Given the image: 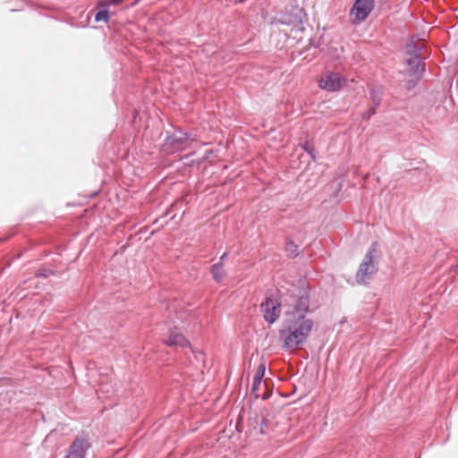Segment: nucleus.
<instances>
[{"instance_id":"15","label":"nucleus","mask_w":458,"mask_h":458,"mask_svg":"<svg viewBox=\"0 0 458 458\" xmlns=\"http://www.w3.org/2000/svg\"><path fill=\"white\" fill-rule=\"evenodd\" d=\"M285 251L290 258H296L299 254L298 246L293 241H287Z\"/></svg>"},{"instance_id":"1","label":"nucleus","mask_w":458,"mask_h":458,"mask_svg":"<svg viewBox=\"0 0 458 458\" xmlns=\"http://www.w3.org/2000/svg\"><path fill=\"white\" fill-rule=\"evenodd\" d=\"M312 319L303 315L287 314L279 338L287 350H296L309 338L313 328Z\"/></svg>"},{"instance_id":"2","label":"nucleus","mask_w":458,"mask_h":458,"mask_svg":"<svg viewBox=\"0 0 458 458\" xmlns=\"http://www.w3.org/2000/svg\"><path fill=\"white\" fill-rule=\"evenodd\" d=\"M378 244L377 242H374L365 254L356 272L355 278L359 284H367L369 283L372 276L378 270Z\"/></svg>"},{"instance_id":"16","label":"nucleus","mask_w":458,"mask_h":458,"mask_svg":"<svg viewBox=\"0 0 458 458\" xmlns=\"http://www.w3.org/2000/svg\"><path fill=\"white\" fill-rule=\"evenodd\" d=\"M109 20V12L106 9L99 10L95 15V21L97 22L105 21L107 22Z\"/></svg>"},{"instance_id":"4","label":"nucleus","mask_w":458,"mask_h":458,"mask_svg":"<svg viewBox=\"0 0 458 458\" xmlns=\"http://www.w3.org/2000/svg\"><path fill=\"white\" fill-rule=\"evenodd\" d=\"M346 79L339 72L327 71L318 80V88L328 91L336 92L341 90L346 85Z\"/></svg>"},{"instance_id":"8","label":"nucleus","mask_w":458,"mask_h":458,"mask_svg":"<svg viewBox=\"0 0 458 458\" xmlns=\"http://www.w3.org/2000/svg\"><path fill=\"white\" fill-rule=\"evenodd\" d=\"M89 437L82 434L77 437L68 448L65 458H85L87 451L90 448Z\"/></svg>"},{"instance_id":"11","label":"nucleus","mask_w":458,"mask_h":458,"mask_svg":"<svg viewBox=\"0 0 458 458\" xmlns=\"http://www.w3.org/2000/svg\"><path fill=\"white\" fill-rule=\"evenodd\" d=\"M406 65L409 68V73L411 75L420 78L424 73V64L420 58H408L406 60Z\"/></svg>"},{"instance_id":"21","label":"nucleus","mask_w":458,"mask_h":458,"mask_svg":"<svg viewBox=\"0 0 458 458\" xmlns=\"http://www.w3.org/2000/svg\"><path fill=\"white\" fill-rule=\"evenodd\" d=\"M227 256H228V252H227V251L224 252V253L221 255V257H220V259H219V261H218V262H216V264H221L222 266H224V262H225V260L226 259Z\"/></svg>"},{"instance_id":"22","label":"nucleus","mask_w":458,"mask_h":458,"mask_svg":"<svg viewBox=\"0 0 458 458\" xmlns=\"http://www.w3.org/2000/svg\"><path fill=\"white\" fill-rule=\"evenodd\" d=\"M257 372H266V365L264 363L259 364Z\"/></svg>"},{"instance_id":"14","label":"nucleus","mask_w":458,"mask_h":458,"mask_svg":"<svg viewBox=\"0 0 458 458\" xmlns=\"http://www.w3.org/2000/svg\"><path fill=\"white\" fill-rule=\"evenodd\" d=\"M301 148L310 155L311 159L316 162L317 161V150L312 143L309 141H305L301 145Z\"/></svg>"},{"instance_id":"19","label":"nucleus","mask_w":458,"mask_h":458,"mask_svg":"<svg viewBox=\"0 0 458 458\" xmlns=\"http://www.w3.org/2000/svg\"><path fill=\"white\" fill-rule=\"evenodd\" d=\"M377 107L372 106L369 107L365 113H363L362 117L366 119H369L376 114Z\"/></svg>"},{"instance_id":"20","label":"nucleus","mask_w":458,"mask_h":458,"mask_svg":"<svg viewBox=\"0 0 458 458\" xmlns=\"http://www.w3.org/2000/svg\"><path fill=\"white\" fill-rule=\"evenodd\" d=\"M110 0H99L98 3V6L106 10H108V8L111 6V4H108Z\"/></svg>"},{"instance_id":"12","label":"nucleus","mask_w":458,"mask_h":458,"mask_svg":"<svg viewBox=\"0 0 458 458\" xmlns=\"http://www.w3.org/2000/svg\"><path fill=\"white\" fill-rule=\"evenodd\" d=\"M422 47L417 45L413 39H411L406 45V55L410 56V58H420L421 57Z\"/></svg>"},{"instance_id":"5","label":"nucleus","mask_w":458,"mask_h":458,"mask_svg":"<svg viewBox=\"0 0 458 458\" xmlns=\"http://www.w3.org/2000/svg\"><path fill=\"white\" fill-rule=\"evenodd\" d=\"M260 310L265 321L272 324L280 317L281 302L273 294H267L265 301L260 304Z\"/></svg>"},{"instance_id":"10","label":"nucleus","mask_w":458,"mask_h":458,"mask_svg":"<svg viewBox=\"0 0 458 458\" xmlns=\"http://www.w3.org/2000/svg\"><path fill=\"white\" fill-rule=\"evenodd\" d=\"M166 346H179L182 348L189 347L197 359H202L205 354L201 351L194 352L190 342L182 334H171L165 341Z\"/></svg>"},{"instance_id":"3","label":"nucleus","mask_w":458,"mask_h":458,"mask_svg":"<svg viewBox=\"0 0 458 458\" xmlns=\"http://www.w3.org/2000/svg\"><path fill=\"white\" fill-rule=\"evenodd\" d=\"M197 140V134L191 131L185 132L182 130H176L174 133L168 135L162 145V151L165 154H174L182 152L188 148L193 141Z\"/></svg>"},{"instance_id":"7","label":"nucleus","mask_w":458,"mask_h":458,"mask_svg":"<svg viewBox=\"0 0 458 458\" xmlns=\"http://www.w3.org/2000/svg\"><path fill=\"white\" fill-rule=\"evenodd\" d=\"M375 0H356L351 9L350 16L353 24L365 21L374 7Z\"/></svg>"},{"instance_id":"9","label":"nucleus","mask_w":458,"mask_h":458,"mask_svg":"<svg viewBox=\"0 0 458 458\" xmlns=\"http://www.w3.org/2000/svg\"><path fill=\"white\" fill-rule=\"evenodd\" d=\"M265 374H256L252 383L251 392L256 398L267 399L270 395L268 378H264Z\"/></svg>"},{"instance_id":"13","label":"nucleus","mask_w":458,"mask_h":458,"mask_svg":"<svg viewBox=\"0 0 458 458\" xmlns=\"http://www.w3.org/2000/svg\"><path fill=\"white\" fill-rule=\"evenodd\" d=\"M210 272H211L213 279L216 283H220L225 276L224 266H222L221 264H214L211 267Z\"/></svg>"},{"instance_id":"23","label":"nucleus","mask_w":458,"mask_h":458,"mask_svg":"<svg viewBox=\"0 0 458 458\" xmlns=\"http://www.w3.org/2000/svg\"><path fill=\"white\" fill-rule=\"evenodd\" d=\"M122 2H123V0H110L108 4L116 5V4H121Z\"/></svg>"},{"instance_id":"18","label":"nucleus","mask_w":458,"mask_h":458,"mask_svg":"<svg viewBox=\"0 0 458 458\" xmlns=\"http://www.w3.org/2000/svg\"><path fill=\"white\" fill-rule=\"evenodd\" d=\"M53 274V271L50 270V269H46V268H42V269H38L37 272H36V276L37 277H47L49 276L50 275Z\"/></svg>"},{"instance_id":"17","label":"nucleus","mask_w":458,"mask_h":458,"mask_svg":"<svg viewBox=\"0 0 458 458\" xmlns=\"http://www.w3.org/2000/svg\"><path fill=\"white\" fill-rule=\"evenodd\" d=\"M370 98L373 102V106L377 107L381 103V96L374 89H370Z\"/></svg>"},{"instance_id":"6","label":"nucleus","mask_w":458,"mask_h":458,"mask_svg":"<svg viewBox=\"0 0 458 458\" xmlns=\"http://www.w3.org/2000/svg\"><path fill=\"white\" fill-rule=\"evenodd\" d=\"M293 310L289 314L306 316L310 308V294L307 288L297 287L292 295Z\"/></svg>"}]
</instances>
